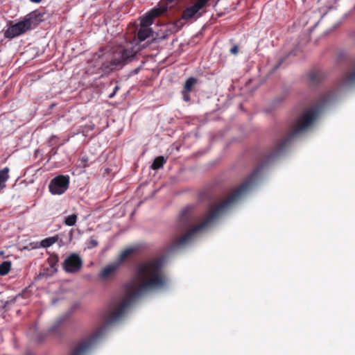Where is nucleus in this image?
I'll list each match as a JSON object with an SVG mask.
<instances>
[{"instance_id":"1","label":"nucleus","mask_w":355,"mask_h":355,"mask_svg":"<svg viewBox=\"0 0 355 355\" xmlns=\"http://www.w3.org/2000/svg\"><path fill=\"white\" fill-rule=\"evenodd\" d=\"M336 96V91H329L320 96L314 106L305 110L291 123L288 134L277 141L268 154L263 157L261 162L243 182L220 203L215 207H210L205 218L200 223L192 226L196 220V216L191 207L183 209L179 216L178 229L180 232L188 230L182 236L172 239L169 250L174 251L189 244L196 234L209 228L223 214L234 205L257 182L263 169L283 153L295 137L307 130L317 119L322 107L332 101Z\"/></svg>"},{"instance_id":"2","label":"nucleus","mask_w":355,"mask_h":355,"mask_svg":"<svg viewBox=\"0 0 355 355\" xmlns=\"http://www.w3.org/2000/svg\"><path fill=\"white\" fill-rule=\"evenodd\" d=\"M165 259L160 256L140 263L135 270L134 282L127 287L123 300L103 315L104 324L88 338L80 340L71 355H85L103 336L107 326L119 320L127 309L140 296L147 292L163 288L168 279L164 270Z\"/></svg>"},{"instance_id":"3","label":"nucleus","mask_w":355,"mask_h":355,"mask_svg":"<svg viewBox=\"0 0 355 355\" xmlns=\"http://www.w3.org/2000/svg\"><path fill=\"white\" fill-rule=\"evenodd\" d=\"M104 51L105 49L101 48L94 55V59L99 60L101 63L100 70L105 73L122 68L131 62L137 53V51L131 44L114 46L112 53L104 52Z\"/></svg>"},{"instance_id":"4","label":"nucleus","mask_w":355,"mask_h":355,"mask_svg":"<svg viewBox=\"0 0 355 355\" xmlns=\"http://www.w3.org/2000/svg\"><path fill=\"white\" fill-rule=\"evenodd\" d=\"M38 24L39 21L37 15L31 13L20 21L9 26L4 32V37L6 38L12 39L25 33L28 31L36 28Z\"/></svg>"},{"instance_id":"5","label":"nucleus","mask_w":355,"mask_h":355,"mask_svg":"<svg viewBox=\"0 0 355 355\" xmlns=\"http://www.w3.org/2000/svg\"><path fill=\"white\" fill-rule=\"evenodd\" d=\"M69 184V177L68 175H60L51 181L49 188L52 194L60 195L67 191Z\"/></svg>"},{"instance_id":"6","label":"nucleus","mask_w":355,"mask_h":355,"mask_svg":"<svg viewBox=\"0 0 355 355\" xmlns=\"http://www.w3.org/2000/svg\"><path fill=\"white\" fill-rule=\"evenodd\" d=\"M62 267L67 273H77L83 267V260L78 254L72 253L64 259Z\"/></svg>"},{"instance_id":"7","label":"nucleus","mask_w":355,"mask_h":355,"mask_svg":"<svg viewBox=\"0 0 355 355\" xmlns=\"http://www.w3.org/2000/svg\"><path fill=\"white\" fill-rule=\"evenodd\" d=\"M120 267V263H112L105 266L99 272V277L103 280L113 278Z\"/></svg>"},{"instance_id":"8","label":"nucleus","mask_w":355,"mask_h":355,"mask_svg":"<svg viewBox=\"0 0 355 355\" xmlns=\"http://www.w3.org/2000/svg\"><path fill=\"white\" fill-rule=\"evenodd\" d=\"M355 85V64L353 69L346 71L339 80L340 87H349Z\"/></svg>"},{"instance_id":"9","label":"nucleus","mask_w":355,"mask_h":355,"mask_svg":"<svg viewBox=\"0 0 355 355\" xmlns=\"http://www.w3.org/2000/svg\"><path fill=\"white\" fill-rule=\"evenodd\" d=\"M325 73L320 70L311 71L309 74L310 83L317 85L325 78Z\"/></svg>"},{"instance_id":"10","label":"nucleus","mask_w":355,"mask_h":355,"mask_svg":"<svg viewBox=\"0 0 355 355\" xmlns=\"http://www.w3.org/2000/svg\"><path fill=\"white\" fill-rule=\"evenodd\" d=\"M196 15H198V17H201L202 15V12H198L192 6L190 7L187 8L185 10H183L182 14V19L188 21L193 17H194Z\"/></svg>"},{"instance_id":"11","label":"nucleus","mask_w":355,"mask_h":355,"mask_svg":"<svg viewBox=\"0 0 355 355\" xmlns=\"http://www.w3.org/2000/svg\"><path fill=\"white\" fill-rule=\"evenodd\" d=\"M68 315H64L58 318L54 322V324L49 329V334H59V328L60 326L67 320Z\"/></svg>"},{"instance_id":"12","label":"nucleus","mask_w":355,"mask_h":355,"mask_svg":"<svg viewBox=\"0 0 355 355\" xmlns=\"http://www.w3.org/2000/svg\"><path fill=\"white\" fill-rule=\"evenodd\" d=\"M168 9V5L167 3H164L163 4H160L158 6V7H155L153 8L150 12L153 16V17L155 19L156 17L162 15L165 12L167 11Z\"/></svg>"},{"instance_id":"13","label":"nucleus","mask_w":355,"mask_h":355,"mask_svg":"<svg viewBox=\"0 0 355 355\" xmlns=\"http://www.w3.org/2000/svg\"><path fill=\"white\" fill-rule=\"evenodd\" d=\"M9 171L8 167H5L0 171V190L6 188V182L9 179Z\"/></svg>"},{"instance_id":"14","label":"nucleus","mask_w":355,"mask_h":355,"mask_svg":"<svg viewBox=\"0 0 355 355\" xmlns=\"http://www.w3.org/2000/svg\"><path fill=\"white\" fill-rule=\"evenodd\" d=\"M136 251L135 248H128L122 251L119 255V259L116 263H120V265L125 261V259L133 254Z\"/></svg>"},{"instance_id":"15","label":"nucleus","mask_w":355,"mask_h":355,"mask_svg":"<svg viewBox=\"0 0 355 355\" xmlns=\"http://www.w3.org/2000/svg\"><path fill=\"white\" fill-rule=\"evenodd\" d=\"M166 162V159H165L163 156H158L154 159L151 165V168L153 170H157L162 168Z\"/></svg>"},{"instance_id":"16","label":"nucleus","mask_w":355,"mask_h":355,"mask_svg":"<svg viewBox=\"0 0 355 355\" xmlns=\"http://www.w3.org/2000/svg\"><path fill=\"white\" fill-rule=\"evenodd\" d=\"M150 35V31L146 27H141L137 33V37L140 41H144Z\"/></svg>"},{"instance_id":"17","label":"nucleus","mask_w":355,"mask_h":355,"mask_svg":"<svg viewBox=\"0 0 355 355\" xmlns=\"http://www.w3.org/2000/svg\"><path fill=\"white\" fill-rule=\"evenodd\" d=\"M154 19L155 18L150 14V12H148L146 15L141 19V26L147 28L153 24Z\"/></svg>"},{"instance_id":"18","label":"nucleus","mask_w":355,"mask_h":355,"mask_svg":"<svg viewBox=\"0 0 355 355\" xmlns=\"http://www.w3.org/2000/svg\"><path fill=\"white\" fill-rule=\"evenodd\" d=\"M197 78L194 77L189 78L184 83V89L190 92H192L193 86L197 83Z\"/></svg>"},{"instance_id":"19","label":"nucleus","mask_w":355,"mask_h":355,"mask_svg":"<svg viewBox=\"0 0 355 355\" xmlns=\"http://www.w3.org/2000/svg\"><path fill=\"white\" fill-rule=\"evenodd\" d=\"M11 268V262L5 261L0 264V275L4 276L7 275Z\"/></svg>"},{"instance_id":"20","label":"nucleus","mask_w":355,"mask_h":355,"mask_svg":"<svg viewBox=\"0 0 355 355\" xmlns=\"http://www.w3.org/2000/svg\"><path fill=\"white\" fill-rule=\"evenodd\" d=\"M209 0H197L192 6L198 12L208 6Z\"/></svg>"},{"instance_id":"21","label":"nucleus","mask_w":355,"mask_h":355,"mask_svg":"<svg viewBox=\"0 0 355 355\" xmlns=\"http://www.w3.org/2000/svg\"><path fill=\"white\" fill-rule=\"evenodd\" d=\"M58 239L56 237L52 236L46 238L41 241V245L43 248H48L54 244L57 241Z\"/></svg>"},{"instance_id":"22","label":"nucleus","mask_w":355,"mask_h":355,"mask_svg":"<svg viewBox=\"0 0 355 355\" xmlns=\"http://www.w3.org/2000/svg\"><path fill=\"white\" fill-rule=\"evenodd\" d=\"M78 216L76 214H71L65 217L64 224L67 226H73L77 221Z\"/></svg>"},{"instance_id":"23","label":"nucleus","mask_w":355,"mask_h":355,"mask_svg":"<svg viewBox=\"0 0 355 355\" xmlns=\"http://www.w3.org/2000/svg\"><path fill=\"white\" fill-rule=\"evenodd\" d=\"M59 261V258L58 255H52L48 259V263L49 266L54 270V271H57L56 266Z\"/></svg>"},{"instance_id":"24","label":"nucleus","mask_w":355,"mask_h":355,"mask_svg":"<svg viewBox=\"0 0 355 355\" xmlns=\"http://www.w3.org/2000/svg\"><path fill=\"white\" fill-rule=\"evenodd\" d=\"M98 245V241L94 239L93 237H91L89 241L88 248H94L97 247Z\"/></svg>"},{"instance_id":"25","label":"nucleus","mask_w":355,"mask_h":355,"mask_svg":"<svg viewBox=\"0 0 355 355\" xmlns=\"http://www.w3.org/2000/svg\"><path fill=\"white\" fill-rule=\"evenodd\" d=\"M58 137L57 136H55V135H52L49 139V145L50 146H54L57 144L58 142Z\"/></svg>"},{"instance_id":"26","label":"nucleus","mask_w":355,"mask_h":355,"mask_svg":"<svg viewBox=\"0 0 355 355\" xmlns=\"http://www.w3.org/2000/svg\"><path fill=\"white\" fill-rule=\"evenodd\" d=\"M189 93L190 92L186 91L184 89H183V91L182 92L183 99L186 102H188L190 100Z\"/></svg>"},{"instance_id":"27","label":"nucleus","mask_w":355,"mask_h":355,"mask_svg":"<svg viewBox=\"0 0 355 355\" xmlns=\"http://www.w3.org/2000/svg\"><path fill=\"white\" fill-rule=\"evenodd\" d=\"M120 89L119 85H116L113 89V92L109 95V98H112L116 95V92Z\"/></svg>"},{"instance_id":"28","label":"nucleus","mask_w":355,"mask_h":355,"mask_svg":"<svg viewBox=\"0 0 355 355\" xmlns=\"http://www.w3.org/2000/svg\"><path fill=\"white\" fill-rule=\"evenodd\" d=\"M239 51V48L236 45H234L233 46L231 49H230V53L232 54H234V55H236Z\"/></svg>"},{"instance_id":"29","label":"nucleus","mask_w":355,"mask_h":355,"mask_svg":"<svg viewBox=\"0 0 355 355\" xmlns=\"http://www.w3.org/2000/svg\"><path fill=\"white\" fill-rule=\"evenodd\" d=\"M63 144H64V143H62V144H59V145L58 146V147H57V148H53L51 149V150L50 151V153H51L52 155H55V154L57 153V150H58V148H59L60 146L63 145Z\"/></svg>"},{"instance_id":"30","label":"nucleus","mask_w":355,"mask_h":355,"mask_svg":"<svg viewBox=\"0 0 355 355\" xmlns=\"http://www.w3.org/2000/svg\"><path fill=\"white\" fill-rule=\"evenodd\" d=\"M284 60V58L281 59V60L275 66L274 69H277L283 62Z\"/></svg>"},{"instance_id":"31","label":"nucleus","mask_w":355,"mask_h":355,"mask_svg":"<svg viewBox=\"0 0 355 355\" xmlns=\"http://www.w3.org/2000/svg\"><path fill=\"white\" fill-rule=\"evenodd\" d=\"M32 2H35V3H39L42 0H31Z\"/></svg>"},{"instance_id":"32","label":"nucleus","mask_w":355,"mask_h":355,"mask_svg":"<svg viewBox=\"0 0 355 355\" xmlns=\"http://www.w3.org/2000/svg\"><path fill=\"white\" fill-rule=\"evenodd\" d=\"M181 23V19H179L176 21V24H180Z\"/></svg>"}]
</instances>
